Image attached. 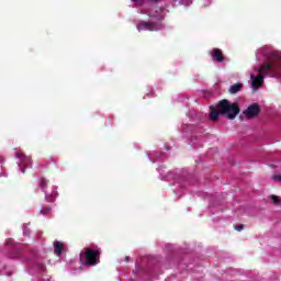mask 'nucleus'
<instances>
[{
  "label": "nucleus",
  "mask_w": 281,
  "mask_h": 281,
  "mask_svg": "<svg viewBox=\"0 0 281 281\" xmlns=\"http://www.w3.org/2000/svg\"><path fill=\"white\" fill-rule=\"evenodd\" d=\"M211 58L216 63H225V55L221 48H213L211 50Z\"/></svg>",
  "instance_id": "nucleus-6"
},
{
  "label": "nucleus",
  "mask_w": 281,
  "mask_h": 281,
  "mask_svg": "<svg viewBox=\"0 0 281 281\" xmlns=\"http://www.w3.org/2000/svg\"><path fill=\"white\" fill-rule=\"evenodd\" d=\"M133 3H136V5H144L145 0H132Z\"/></svg>",
  "instance_id": "nucleus-14"
},
{
  "label": "nucleus",
  "mask_w": 281,
  "mask_h": 281,
  "mask_svg": "<svg viewBox=\"0 0 281 281\" xmlns=\"http://www.w3.org/2000/svg\"><path fill=\"white\" fill-rule=\"evenodd\" d=\"M7 245H12V239H9V240L7 241Z\"/></svg>",
  "instance_id": "nucleus-17"
},
{
  "label": "nucleus",
  "mask_w": 281,
  "mask_h": 281,
  "mask_svg": "<svg viewBox=\"0 0 281 281\" xmlns=\"http://www.w3.org/2000/svg\"><path fill=\"white\" fill-rule=\"evenodd\" d=\"M234 227H235L236 232H243L245 229V225H243V224H239V225L234 226Z\"/></svg>",
  "instance_id": "nucleus-13"
},
{
  "label": "nucleus",
  "mask_w": 281,
  "mask_h": 281,
  "mask_svg": "<svg viewBox=\"0 0 281 281\" xmlns=\"http://www.w3.org/2000/svg\"><path fill=\"white\" fill-rule=\"evenodd\" d=\"M64 249H65V244H63V241H58V240L54 241V251L57 256H63Z\"/></svg>",
  "instance_id": "nucleus-8"
},
{
  "label": "nucleus",
  "mask_w": 281,
  "mask_h": 281,
  "mask_svg": "<svg viewBox=\"0 0 281 281\" xmlns=\"http://www.w3.org/2000/svg\"><path fill=\"white\" fill-rule=\"evenodd\" d=\"M150 1V3H158L159 2V0H149Z\"/></svg>",
  "instance_id": "nucleus-16"
},
{
  "label": "nucleus",
  "mask_w": 281,
  "mask_h": 281,
  "mask_svg": "<svg viewBox=\"0 0 281 281\" xmlns=\"http://www.w3.org/2000/svg\"><path fill=\"white\" fill-rule=\"evenodd\" d=\"M281 61H277L274 64L266 63L260 66L258 69V75L252 79V88L259 89L265 85V76H269V78H276L278 74H280Z\"/></svg>",
  "instance_id": "nucleus-2"
},
{
  "label": "nucleus",
  "mask_w": 281,
  "mask_h": 281,
  "mask_svg": "<svg viewBox=\"0 0 281 281\" xmlns=\"http://www.w3.org/2000/svg\"><path fill=\"white\" fill-rule=\"evenodd\" d=\"M270 199L272 200V203L274 205H280L281 201H280V196L276 195V194H272L270 195Z\"/></svg>",
  "instance_id": "nucleus-10"
},
{
  "label": "nucleus",
  "mask_w": 281,
  "mask_h": 281,
  "mask_svg": "<svg viewBox=\"0 0 281 281\" xmlns=\"http://www.w3.org/2000/svg\"><path fill=\"white\" fill-rule=\"evenodd\" d=\"M239 91H243V83H235L231 86L228 93H231V95H234Z\"/></svg>",
  "instance_id": "nucleus-9"
},
{
  "label": "nucleus",
  "mask_w": 281,
  "mask_h": 281,
  "mask_svg": "<svg viewBox=\"0 0 281 281\" xmlns=\"http://www.w3.org/2000/svg\"><path fill=\"white\" fill-rule=\"evenodd\" d=\"M137 30L138 32L142 31H148V32H159V30H161V24L157 23V22H146V21H140L137 24Z\"/></svg>",
  "instance_id": "nucleus-4"
},
{
  "label": "nucleus",
  "mask_w": 281,
  "mask_h": 281,
  "mask_svg": "<svg viewBox=\"0 0 281 281\" xmlns=\"http://www.w3.org/2000/svg\"><path fill=\"white\" fill-rule=\"evenodd\" d=\"M15 157H16L18 159H25V154H23V153H21V151H18V153L15 154Z\"/></svg>",
  "instance_id": "nucleus-12"
},
{
  "label": "nucleus",
  "mask_w": 281,
  "mask_h": 281,
  "mask_svg": "<svg viewBox=\"0 0 281 281\" xmlns=\"http://www.w3.org/2000/svg\"><path fill=\"white\" fill-rule=\"evenodd\" d=\"M244 115L247 120H254V117H258L260 115V105L258 103L250 104L245 111Z\"/></svg>",
  "instance_id": "nucleus-5"
},
{
  "label": "nucleus",
  "mask_w": 281,
  "mask_h": 281,
  "mask_svg": "<svg viewBox=\"0 0 281 281\" xmlns=\"http://www.w3.org/2000/svg\"><path fill=\"white\" fill-rule=\"evenodd\" d=\"M52 213V207L46 206L40 211V214H43L44 216H47V214Z\"/></svg>",
  "instance_id": "nucleus-11"
},
{
  "label": "nucleus",
  "mask_w": 281,
  "mask_h": 281,
  "mask_svg": "<svg viewBox=\"0 0 281 281\" xmlns=\"http://www.w3.org/2000/svg\"><path fill=\"white\" fill-rule=\"evenodd\" d=\"M47 183H48L47 179L40 178L37 186L40 189H42L43 192H45V194H46L45 199L52 202V201H54V198H49V194H47Z\"/></svg>",
  "instance_id": "nucleus-7"
},
{
  "label": "nucleus",
  "mask_w": 281,
  "mask_h": 281,
  "mask_svg": "<svg viewBox=\"0 0 281 281\" xmlns=\"http://www.w3.org/2000/svg\"><path fill=\"white\" fill-rule=\"evenodd\" d=\"M272 179H273V181L281 182V176H279V175H273Z\"/></svg>",
  "instance_id": "nucleus-15"
},
{
  "label": "nucleus",
  "mask_w": 281,
  "mask_h": 281,
  "mask_svg": "<svg viewBox=\"0 0 281 281\" xmlns=\"http://www.w3.org/2000/svg\"><path fill=\"white\" fill-rule=\"evenodd\" d=\"M85 258V265L88 267H95V265H100V256L101 252L98 249L85 248V254L81 255V258Z\"/></svg>",
  "instance_id": "nucleus-3"
},
{
  "label": "nucleus",
  "mask_w": 281,
  "mask_h": 281,
  "mask_svg": "<svg viewBox=\"0 0 281 281\" xmlns=\"http://www.w3.org/2000/svg\"><path fill=\"white\" fill-rule=\"evenodd\" d=\"M210 120L211 122H216L220 115H226L227 120H236V115L240 113V108L238 103H232L227 99H223L217 102L216 106L211 105Z\"/></svg>",
  "instance_id": "nucleus-1"
},
{
  "label": "nucleus",
  "mask_w": 281,
  "mask_h": 281,
  "mask_svg": "<svg viewBox=\"0 0 281 281\" xmlns=\"http://www.w3.org/2000/svg\"><path fill=\"white\" fill-rule=\"evenodd\" d=\"M22 172H25V169H24V168H22Z\"/></svg>",
  "instance_id": "nucleus-18"
}]
</instances>
